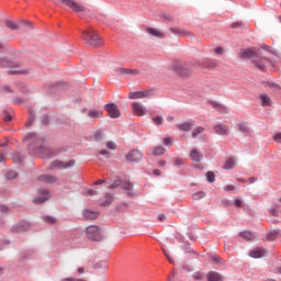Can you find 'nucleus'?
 <instances>
[{
  "label": "nucleus",
  "instance_id": "nucleus-1",
  "mask_svg": "<svg viewBox=\"0 0 281 281\" xmlns=\"http://www.w3.org/2000/svg\"><path fill=\"white\" fill-rule=\"evenodd\" d=\"M81 38L86 44L89 45V47H92L93 49H100V47H104V41L102 37H100V34H98V31L93 29H87L83 31Z\"/></svg>",
  "mask_w": 281,
  "mask_h": 281
},
{
  "label": "nucleus",
  "instance_id": "nucleus-2",
  "mask_svg": "<svg viewBox=\"0 0 281 281\" xmlns=\"http://www.w3.org/2000/svg\"><path fill=\"white\" fill-rule=\"evenodd\" d=\"M86 234L89 240H92L94 243H100V240H102V231L99 226H88L86 229Z\"/></svg>",
  "mask_w": 281,
  "mask_h": 281
},
{
  "label": "nucleus",
  "instance_id": "nucleus-3",
  "mask_svg": "<svg viewBox=\"0 0 281 281\" xmlns=\"http://www.w3.org/2000/svg\"><path fill=\"white\" fill-rule=\"evenodd\" d=\"M252 63L255 65V67H257V69H259V71H267V67H269V65H271V60H269L266 57H255L252 59Z\"/></svg>",
  "mask_w": 281,
  "mask_h": 281
},
{
  "label": "nucleus",
  "instance_id": "nucleus-4",
  "mask_svg": "<svg viewBox=\"0 0 281 281\" xmlns=\"http://www.w3.org/2000/svg\"><path fill=\"white\" fill-rule=\"evenodd\" d=\"M173 71H176L180 78H190V76H192V70L183 64H176L173 66Z\"/></svg>",
  "mask_w": 281,
  "mask_h": 281
},
{
  "label": "nucleus",
  "instance_id": "nucleus-5",
  "mask_svg": "<svg viewBox=\"0 0 281 281\" xmlns=\"http://www.w3.org/2000/svg\"><path fill=\"white\" fill-rule=\"evenodd\" d=\"M132 109H133L134 115H137L138 117H144V115L148 113V110L146 109V106H144V104L139 102H134L132 104Z\"/></svg>",
  "mask_w": 281,
  "mask_h": 281
},
{
  "label": "nucleus",
  "instance_id": "nucleus-6",
  "mask_svg": "<svg viewBox=\"0 0 281 281\" xmlns=\"http://www.w3.org/2000/svg\"><path fill=\"white\" fill-rule=\"evenodd\" d=\"M151 95H153V91L144 90V91L131 92L128 94V99L130 100H142L144 98H150Z\"/></svg>",
  "mask_w": 281,
  "mask_h": 281
},
{
  "label": "nucleus",
  "instance_id": "nucleus-7",
  "mask_svg": "<svg viewBox=\"0 0 281 281\" xmlns=\"http://www.w3.org/2000/svg\"><path fill=\"white\" fill-rule=\"evenodd\" d=\"M105 111L108 112L109 117L117 119L120 117V109L115 105V103H108L104 106Z\"/></svg>",
  "mask_w": 281,
  "mask_h": 281
},
{
  "label": "nucleus",
  "instance_id": "nucleus-8",
  "mask_svg": "<svg viewBox=\"0 0 281 281\" xmlns=\"http://www.w3.org/2000/svg\"><path fill=\"white\" fill-rule=\"evenodd\" d=\"M126 159L127 161L132 162L142 161V159H144V154H142L139 150L134 149L126 155Z\"/></svg>",
  "mask_w": 281,
  "mask_h": 281
},
{
  "label": "nucleus",
  "instance_id": "nucleus-9",
  "mask_svg": "<svg viewBox=\"0 0 281 281\" xmlns=\"http://www.w3.org/2000/svg\"><path fill=\"white\" fill-rule=\"evenodd\" d=\"M71 166V162H65L60 160H55L50 165L52 170H65L66 168H69Z\"/></svg>",
  "mask_w": 281,
  "mask_h": 281
},
{
  "label": "nucleus",
  "instance_id": "nucleus-10",
  "mask_svg": "<svg viewBox=\"0 0 281 281\" xmlns=\"http://www.w3.org/2000/svg\"><path fill=\"white\" fill-rule=\"evenodd\" d=\"M36 153H40V155L45 159L46 157H52L54 153L52 151V148L45 147L43 145H37Z\"/></svg>",
  "mask_w": 281,
  "mask_h": 281
},
{
  "label": "nucleus",
  "instance_id": "nucleus-11",
  "mask_svg": "<svg viewBox=\"0 0 281 281\" xmlns=\"http://www.w3.org/2000/svg\"><path fill=\"white\" fill-rule=\"evenodd\" d=\"M40 196L38 198H35L33 200V202L36 204V205H41L42 203H45V201H47V199H49V191L48 190H43L40 192Z\"/></svg>",
  "mask_w": 281,
  "mask_h": 281
},
{
  "label": "nucleus",
  "instance_id": "nucleus-12",
  "mask_svg": "<svg viewBox=\"0 0 281 281\" xmlns=\"http://www.w3.org/2000/svg\"><path fill=\"white\" fill-rule=\"evenodd\" d=\"M214 133H216V135H228L229 134V127H227V125L224 124H217L213 127Z\"/></svg>",
  "mask_w": 281,
  "mask_h": 281
},
{
  "label": "nucleus",
  "instance_id": "nucleus-13",
  "mask_svg": "<svg viewBox=\"0 0 281 281\" xmlns=\"http://www.w3.org/2000/svg\"><path fill=\"white\" fill-rule=\"evenodd\" d=\"M116 71L121 76H139V70L137 69L117 68Z\"/></svg>",
  "mask_w": 281,
  "mask_h": 281
},
{
  "label": "nucleus",
  "instance_id": "nucleus-14",
  "mask_svg": "<svg viewBox=\"0 0 281 281\" xmlns=\"http://www.w3.org/2000/svg\"><path fill=\"white\" fill-rule=\"evenodd\" d=\"M250 258H265L267 256V250L262 248H256L249 251Z\"/></svg>",
  "mask_w": 281,
  "mask_h": 281
},
{
  "label": "nucleus",
  "instance_id": "nucleus-15",
  "mask_svg": "<svg viewBox=\"0 0 281 281\" xmlns=\"http://www.w3.org/2000/svg\"><path fill=\"white\" fill-rule=\"evenodd\" d=\"M82 216L87 221H95V218H98L100 216V213H98L95 211L85 210L82 212Z\"/></svg>",
  "mask_w": 281,
  "mask_h": 281
},
{
  "label": "nucleus",
  "instance_id": "nucleus-16",
  "mask_svg": "<svg viewBox=\"0 0 281 281\" xmlns=\"http://www.w3.org/2000/svg\"><path fill=\"white\" fill-rule=\"evenodd\" d=\"M27 229H30V223L27 222H21L20 224L13 226V232L16 233L27 232Z\"/></svg>",
  "mask_w": 281,
  "mask_h": 281
},
{
  "label": "nucleus",
  "instance_id": "nucleus-17",
  "mask_svg": "<svg viewBox=\"0 0 281 281\" xmlns=\"http://www.w3.org/2000/svg\"><path fill=\"white\" fill-rule=\"evenodd\" d=\"M147 34H150V36H155L156 38H165L166 34H164V32L157 30V29H153V27H148L146 30Z\"/></svg>",
  "mask_w": 281,
  "mask_h": 281
},
{
  "label": "nucleus",
  "instance_id": "nucleus-18",
  "mask_svg": "<svg viewBox=\"0 0 281 281\" xmlns=\"http://www.w3.org/2000/svg\"><path fill=\"white\" fill-rule=\"evenodd\" d=\"M239 54H240V58H245V59L252 58V60L255 58H257V56H258V54L255 53L254 49H246V50L240 52Z\"/></svg>",
  "mask_w": 281,
  "mask_h": 281
},
{
  "label": "nucleus",
  "instance_id": "nucleus-19",
  "mask_svg": "<svg viewBox=\"0 0 281 281\" xmlns=\"http://www.w3.org/2000/svg\"><path fill=\"white\" fill-rule=\"evenodd\" d=\"M190 158L192 159V161L199 162L203 160V154L199 149H192Z\"/></svg>",
  "mask_w": 281,
  "mask_h": 281
},
{
  "label": "nucleus",
  "instance_id": "nucleus-20",
  "mask_svg": "<svg viewBox=\"0 0 281 281\" xmlns=\"http://www.w3.org/2000/svg\"><path fill=\"white\" fill-rule=\"evenodd\" d=\"M260 100H261V106H271L273 104V101H271V98L269 94H260Z\"/></svg>",
  "mask_w": 281,
  "mask_h": 281
},
{
  "label": "nucleus",
  "instance_id": "nucleus-21",
  "mask_svg": "<svg viewBox=\"0 0 281 281\" xmlns=\"http://www.w3.org/2000/svg\"><path fill=\"white\" fill-rule=\"evenodd\" d=\"M38 181H42L43 183H56V177L43 175L38 177Z\"/></svg>",
  "mask_w": 281,
  "mask_h": 281
},
{
  "label": "nucleus",
  "instance_id": "nucleus-22",
  "mask_svg": "<svg viewBox=\"0 0 281 281\" xmlns=\"http://www.w3.org/2000/svg\"><path fill=\"white\" fill-rule=\"evenodd\" d=\"M88 117L91 120H100L102 117V111L100 110H89L88 111Z\"/></svg>",
  "mask_w": 281,
  "mask_h": 281
},
{
  "label": "nucleus",
  "instance_id": "nucleus-23",
  "mask_svg": "<svg viewBox=\"0 0 281 281\" xmlns=\"http://www.w3.org/2000/svg\"><path fill=\"white\" fill-rule=\"evenodd\" d=\"M71 10L78 13L85 12V5H82L80 2L71 1Z\"/></svg>",
  "mask_w": 281,
  "mask_h": 281
},
{
  "label": "nucleus",
  "instance_id": "nucleus-24",
  "mask_svg": "<svg viewBox=\"0 0 281 281\" xmlns=\"http://www.w3.org/2000/svg\"><path fill=\"white\" fill-rule=\"evenodd\" d=\"M234 168H236V160L234 158H227L224 164V169L232 170Z\"/></svg>",
  "mask_w": 281,
  "mask_h": 281
},
{
  "label": "nucleus",
  "instance_id": "nucleus-25",
  "mask_svg": "<svg viewBox=\"0 0 281 281\" xmlns=\"http://www.w3.org/2000/svg\"><path fill=\"white\" fill-rule=\"evenodd\" d=\"M42 220L44 223H48V225H56V223H58V220L52 215H44Z\"/></svg>",
  "mask_w": 281,
  "mask_h": 281
},
{
  "label": "nucleus",
  "instance_id": "nucleus-26",
  "mask_svg": "<svg viewBox=\"0 0 281 281\" xmlns=\"http://www.w3.org/2000/svg\"><path fill=\"white\" fill-rule=\"evenodd\" d=\"M239 236L241 238H244V240H254L256 238V236L254 235V233L245 231L239 233Z\"/></svg>",
  "mask_w": 281,
  "mask_h": 281
},
{
  "label": "nucleus",
  "instance_id": "nucleus-27",
  "mask_svg": "<svg viewBox=\"0 0 281 281\" xmlns=\"http://www.w3.org/2000/svg\"><path fill=\"white\" fill-rule=\"evenodd\" d=\"M92 137L95 142H102V139H104V131L98 130L97 132H94Z\"/></svg>",
  "mask_w": 281,
  "mask_h": 281
},
{
  "label": "nucleus",
  "instance_id": "nucleus-28",
  "mask_svg": "<svg viewBox=\"0 0 281 281\" xmlns=\"http://www.w3.org/2000/svg\"><path fill=\"white\" fill-rule=\"evenodd\" d=\"M206 278L209 281H221V274L218 272H209Z\"/></svg>",
  "mask_w": 281,
  "mask_h": 281
},
{
  "label": "nucleus",
  "instance_id": "nucleus-29",
  "mask_svg": "<svg viewBox=\"0 0 281 281\" xmlns=\"http://www.w3.org/2000/svg\"><path fill=\"white\" fill-rule=\"evenodd\" d=\"M4 25H7V27H9V30H19L20 25L16 24V22L12 21V20H5Z\"/></svg>",
  "mask_w": 281,
  "mask_h": 281
},
{
  "label": "nucleus",
  "instance_id": "nucleus-30",
  "mask_svg": "<svg viewBox=\"0 0 281 281\" xmlns=\"http://www.w3.org/2000/svg\"><path fill=\"white\" fill-rule=\"evenodd\" d=\"M172 34H178V36H188L190 32L183 29H171Z\"/></svg>",
  "mask_w": 281,
  "mask_h": 281
},
{
  "label": "nucleus",
  "instance_id": "nucleus-31",
  "mask_svg": "<svg viewBox=\"0 0 281 281\" xmlns=\"http://www.w3.org/2000/svg\"><path fill=\"white\" fill-rule=\"evenodd\" d=\"M193 124L190 122L187 123H182L177 125V128H179V131H190L192 128Z\"/></svg>",
  "mask_w": 281,
  "mask_h": 281
},
{
  "label": "nucleus",
  "instance_id": "nucleus-32",
  "mask_svg": "<svg viewBox=\"0 0 281 281\" xmlns=\"http://www.w3.org/2000/svg\"><path fill=\"white\" fill-rule=\"evenodd\" d=\"M193 201H201V199H205V192L199 191L192 194Z\"/></svg>",
  "mask_w": 281,
  "mask_h": 281
},
{
  "label": "nucleus",
  "instance_id": "nucleus-33",
  "mask_svg": "<svg viewBox=\"0 0 281 281\" xmlns=\"http://www.w3.org/2000/svg\"><path fill=\"white\" fill-rule=\"evenodd\" d=\"M237 128L238 131H240V133H244L245 135L249 133V127L245 123L237 124Z\"/></svg>",
  "mask_w": 281,
  "mask_h": 281
},
{
  "label": "nucleus",
  "instance_id": "nucleus-34",
  "mask_svg": "<svg viewBox=\"0 0 281 281\" xmlns=\"http://www.w3.org/2000/svg\"><path fill=\"white\" fill-rule=\"evenodd\" d=\"M29 121L26 122V126H32L34 124V110L32 108L29 109Z\"/></svg>",
  "mask_w": 281,
  "mask_h": 281
},
{
  "label": "nucleus",
  "instance_id": "nucleus-35",
  "mask_svg": "<svg viewBox=\"0 0 281 281\" xmlns=\"http://www.w3.org/2000/svg\"><path fill=\"white\" fill-rule=\"evenodd\" d=\"M121 186L123 190H127V192H131V190H133V183H131V181H123L121 182Z\"/></svg>",
  "mask_w": 281,
  "mask_h": 281
},
{
  "label": "nucleus",
  "instance_id": "nucleus-36",
  "mask_svg": "<svg viewBox=\"0 0 281 281\" xmlns=\"http://www.w3.org/2000/svg\"><path fill=\"white\" fill-rule=\"evenodd\" d=\"M202 133H205V128L198 126L192 132V137H196L198 135H201Z\"/></svg>",
  "mask_w": 281,
  "mask_h": 281
},
{
  "label": "nucleus",
  "instance_id": "nucleus-37",
  "mask_svg": "<svg viewBox=\"0 0 281 281\" xmlns=\"http://www.w3.org/2000/svg\"><path fill=\"white\" fill-rule=\"evenodd\" d=\"M204 67H206V69H216V61L206 60L204 61Z\"/></svg>",
  "mask_w": 281,
  "mask_h": 281
},
{
  "label": "nucleus",
  "instance_id": "nucleus-38",
  "mask_svg": "<svg viewBox=\"0 0 281 281\" xmlns=\"http://www.w3.org/2000/svg\"><path fill=\"white\" fill-rule=\"evenodd\" d=\"M206 179L209 183H214V181H216V176L214 175V172L209 171L206 172Z\"/></svg>",
  "mask_w": 281,
  "mask_h": 281
},
{
  "label": "nucleus",
  "instance_id": "nucleus-39",
  "mask_svg": "<svg viewBox=\"0 0 281 281\" xmlns=\"http://www.w3.org/2000/svg\"><path fill=\"white\" fill-rule=\"evenodd\" d=\"M164 153H166V149L162 146L156 147L154 149V155L156 157H159V155H164Z\"/></svg>",
  "mask_w": 281,
  "mask_h": 281
},
{
  "label": "nucleus",
  "instance_id": "nucleus-40",
  "mask_svg": "<svg viewBox=\"0 0 281 281\" xmlns=\"http://www.w3.org/2000/svg\"><path fill=\"white\" fill-rule=\"evenodd\" d=\"M12 159H13L14 164H21V161H23V158H21V154H19V153L13 154Z\"/></svg>",
  "mask_w": 281,
  "mask_h": 281
},
{
  "label": "nucleus",
  "instance_id": "nucleus-41",
  "mask_svg": "<svg viewBox=\"0 0 281 281\" xmlns=\"http://www.w3.org/2000/svg\"><path fill=\"white\" fill-rule=\"evenodd\" d=\"M105 199L106 201L102 202L101 205H111L113 203V195L108 194Z\"/></svg>",
  "mask_w": 281,
  "mask_h": 281
},
{
  "label": "nucleus",
  "instance_id": "nucleus-42",
  "mask_svg": "<svg viewBox=\"0 0 281 281\" xmlns=\"http://www.w3.org/2000/svg\"><path fill=\"white\" fill-rule=\"evenodd\" d=\"M120 186H122V180H120V178H116V179L114 180V182H113L112 184H110V189H111V190H114V188H117V187H120Z\"/></svg>",
  "mask_w": 281,
  "mask_h": 281
},
{
  "label": "nucleus",
  "instance_id": "nucleus-43",
  "mask_svg": "<svg viewBox=\"0 0 281 281\" xmlns=\"http://www.w3.org/2000/svg\"><path fill=\"white\" fill-rule=\"evenodd\" d=\"M16 177H19V173L14 170L9 171L5 176L7 179H16Z\"/></svg>",
  "mask_w": 281,
  "mask_h": 281
},
{
  "label": "nucleus",
  "instance_id": "nucleus-44",
  "mask_svg": "<svg viewBox=\"0 0 281 281\" xmlns=\"http://www.w3.org/2000/svg\"><path fill=\"white\" fill-rule=\"evenodd\" d=\"M105 146L109 150H115V148H117L113 140L108 142Z\"/></svg>",
  "mask_w": 281,
  "mask_h": 281
},
{
  "label": "nucleus",
  "instance_id": "nucleus-45",
  "mask_svg": "<svg viewBox=\"0 0 281 281\" xmlns=\"http://www.w3.org/2000/svg\"><path fill=\"white\" fill-rule=\"evenodd\" d=\"M97 269H108L106 261L95 263Z\"/></svg>",
  "mask_w": 281,
  "mask_h": 281
},
{
  "label": "nucleus",
  "instance_id": "nucleus-46",
  "mask_svg": "<svg viewBox=\"0 0 281 281\" xmlns=\"http://www.w3.org/2000/svg\"><path fill=\"white\" fill-rule=\"evenodd\" d=\"M153 122L159 126V125L161 124V122H164V117H161V116H155V117L153 119Z\"/></svg>",
  "mask_w": 281,
  "mask_h": 281
},
{
  "label": "nucleus",
  "instance_id": "nucleus-47",
  "mask_svg": "<svg viewBox=\"0 0 281 281\" xmlns=\"http://www.w3.org/2000/svg\"><path fill=\"white\" fill-rule=\"evenodd\" d=\"M273 139L277 142V144H281V132L274 134Z\"/></svg>",
  "mask_w": 281,
  "mask_h": 281
},
{
  "label": "nucleus",
  "instance_id": "nucleus-48",
  "mask_svg": "<svg viewBox=\"0 0 281 281\" xmlns=\"http://www.w3.org/2000/svg\"><path fill=\"white\" fill-rule=\"evenodd\" d=\"M193 280H203V273L201 272H195L193 274Z\"/></svg>",
  "mask_w": 281,
  "mask_h": 281
},
{
  "label": "nucleus",
  "instance_id": "nucleus-49",
  "mask_svg": "<svg viewBox=\"0 0 281 281\" xmlns=\"http://www.w3.org/2000/svg\"><path fill=\"white\" fill-rule=\"evenodd\" d=\"M21 23V25H24L25 27H30V30H33L34 27L32 26V23L31 22H29V21H22V22H20Z\"/></svg>",
  "mask_w": 281,
  "mask_h": 281
},
{
  "label": "nucleus",
  "instance_id": "nucleus-50",
  "mask_svg": "<svg viewBox=\"0 0 281 281\" xmlns=\"http://www.w3.org/2000/svg\"><path fill=\"white\" fill-rule=\"evenodd\" d=\"M278 236V233H269L268 235H267V238L269 239V240H276V237Z\"/></svg>",
  "mask_w": 281,
  "mask_h": 281
},
{
  "label": "nucleus",
  "instance_id": "nucleus-51",
  "mask_svg": "<svg viewBox=\"0 0 281 281\" xmlns=\"http://www.w3.org/2000/svg\"><path fill=\"white\" fill-rule=\"evenodd\" d=\"M224 190H225L226 192H232V191L236 190V187L229 184V186L224 187Z\"/></svg>",
  "mask_w": 281,
  "mask_h": 281
},
{
  "label": "nucleus",
  "instance_id": "nucleus-52",
  "mask_svg": "<svg viewBox=\"0 0 281 281\" xmlns=\"http://www.w3.org/2000/svg\"><path fill=\"white\" fill-rule=\"evenodd\" d=\"M164 144H165V146H172V139L171 138H165Z\"/></svg>",
  "mask_w": 281,
  "mask_h": 281
},
{
  "label": "nucleus",
  "instance_id": "nucleus-53",
  "mask_svg": "<svg viewBox=\"0 0 281 281\" xmlns=\"http://www.w3.org/2000/svg\"><path fill=\"white\" fill-rule=\"evenodd\" d=\"M0 146L1 148H5V146H8V138H3L2 140H0Z\"/></svg>",
  "mask_w": 281,
  "mask_h": 281
},
{
  "label": "nucleus",
  "instance_id": "nucleus-54",
  "mask_svg": "<svg viewBox=\"0 0 281 281\" xmlns=\"http://www.w3.org/2000/svg\"><path fill=\"white\" fill-rule=\"evenodd\" d=\"M175 166H183V159L182 158H177L175 160Z\"/></svg>",
  "mask_w": 281,
  "mask_h": 281
},
{
  "label": "nucleus",
  "instance_id": "nucleus-55",
  "mask_svg": "<svg viewBox=\"0 0 281 281\" xmlns=\"http://www.w3.org/2000/svg\"><path fill=\"white\" fill-rule=\"evenodd\" d=\"M61 3H64V5H67L68 8H71V0H61Z\"/></svg>",
  "mask_w": 281,
  "mask_h": 281
},
{
  "label": "nucleus",
  "instance_id": "nucleus-56",
  "mask_svg": "<svg viewBox=\"0 0 281 281\" xmlns=\"http://www.w3.org/2000/svg\"><path fill=\"white\" fill-rule=\"evenodd\" d=\"M235 205L236 207H243V200H236Z\"/></svg>",
  "mask_w": 281,
  "mask_h": 281
},
{
  "label": "nucleus",
  "instance_id": "nucleus-57",
  "mask_svg": "<svg viewBox=\"0 0 281 281\" xmlns=\"http://www.w3.org/2000/svg\"><path fill=\"white\" fill-rule=\"evenodd\" d=\"M158 221H160V223H164V221H166V216L164 214H159Z\"/></svg>",
  "mask_w": 281,
  "mask_h": 281
},
{
  "label": "nucleus",
  "instance_id": "nucleus-58",
  "mask_svg": "<svg viewBox=\"0 0 281 281\" xmlns=\"http://www.w3.org/2000/svg\"><path fill=\"white\" fill-rule=\"evenodd\" d=\"M164 254H165L167 260L172 263L173 261H172V258H170V255H168V252L166 250H164Z\"/></svg>",
  "mask_w": 281,
  "mask_h": 281
},
{
  "label": "nucleus",
  "instance_id": "nucleus-59",
  "mask_svg": "<svg viewBox=\"0 0 281 281\" xmlns=\"http://www.w3.org/2000/svg\"><path fill=\"white\" fill-rule=\"evenodd\" d=\"M0 64L2 65V67H10V63L5 60H0Z\"/></svg>",
  "mask_w": 281,
  "mask_h": 281
},
{
  "label": "nucleus",
  "instance_id": "nucleus-60",
  "mask_svg": "<svg viewBox=\"0 0 281 281\" xmlns=\"http://www.w3.org/2000/svg\"><path fill=\"white\" fill-rule=\"evenodd\" d=\"M42 122H43L44 124H49V116H44L43 120H42Z\"/></svg>",
  "mask_w": 281,
  "mask_h": 281
},
{
  "label": "nucleus",
  "instance_id": "nucleus-61",
  "mask_svg": "<svg viewBox=\"0 0 281 281\" xmlns=\"http://www.w3.org/2000/svg\"><path fill=\"white\" fill-rule=\"evenodd\" d=\"M0 212H8V206L5 205H0Z\"/></svg>",
  "mask_w": 281,
  "mask_h": 281
},
{
  "label": "nucleus",
  "instance_id": "nucleus-62",
  "mask_svg": "<svg viewBox=\"0 0 281 281\" xmlns=\"http://www.w3.org/2000/svg\"><path fill=\"white\" fill-rule=\"evenodd\" d=\"M77 273H79V274L85 273V267L78 268Z\"/></svg>",
  "mask_w": 281,
  "mask_h": 281
},
{
  "label": "nucleus",
  "instance_id": "nucleus-63",
  "mask_svg": "<svg viewBox=\"0 0 281 281\" xmlns=\"http://www.w3.org/2000/svg\"><path fill=\"white\" fill-rule=\"evenodd\" d=\"M270 214H271L272 216H278V211H277L276 209H272V210L270 211Z\"/></svg>",
  "mask_w": 281,
  "mask_h": 281
},
{
  "label": "nucleus",
  "instance_id": "nucleus-64",
  "mask_svg": "<svg viewBox=\"0 0 281 281\" xmlns=\"http://www.w3.org/2000/svg\"><path fill=\"white\" fill-rule=\"evenodd\" d=\"M215 53L216 54H223V48L222 47H216Z\"/></svg>",
  "mask_w": 281,
  "mask_h": 281
}]
</instances>
